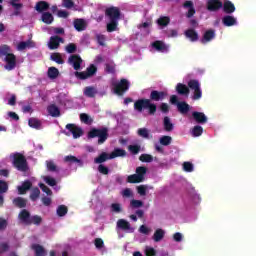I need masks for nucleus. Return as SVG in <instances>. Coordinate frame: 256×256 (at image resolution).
I'll list each match as a JSON object with an SVG mask.
<instances>
[{"label":"nucleus","mask_w":256,"mask_h":256,"mask_svg":"<svg viewBox=\"0 0 256 256\" xmlns=\"http://www.w3.org/2000/svg\"><path fill=\"white\" fill-rule=\"evenodd\" d=\"M167 97V92L152 90L150 93V99L141 98L134 102V109L138 113H143V111H148V115H155L157 113V104L152 101H163Z\"/></svg>","instance_id":"f257e3e1"},{"label":"nucleus","mask_w":256,"mask_h":256,"mask_svg":"<svg viewBox=\"0 0 256 256\" xmlns=\"http://www.w3.org/2000/svg\"><path fill=\"white\" fill-rule=\"evenodd\" d=\"M193 91L192 99L194 101H199L203 97V91H201V84L199 80L192 79L188 82V86L183 83H178L176 85V91L178 95H189L190 90Z\"/></svg>","instance_id":"f03ea898"},{"label":"nucleus","mask_w":256,"mask_h":256,"mask_svg":"<svg viewBox=\"0 0 256 256\" xmlns=\"http://www.w3.org/2000/svg\"><path fill=\"white\" fill-rule=\"evenodd\" d=\"M98 137V145H103L109 139V128H91L88 132V139H95Z\"/></svg>","instance_id":"7ed1b4c3"},{"label":"nucleus","mask_w":256,"mask_h":256,"mask_svg":"<svg viewBox=\"0 0 256 256\" xmlns=\"http://www.w3.org/2000/svg\"><path fill=\"white\" fill-rule=\"evenodd\" d=\"M12 164L13 167L21 173H27V171H29V163L27 162V158H25V155L19 152L13 154Z\"/></svg>","instance_id":"20e7f679"},{"label":"nucleus","mask_w":256,"mask_h":256,"mask_svg":"<svg viewBox=\"0 0 256 256\" xmlns=\"http://www.w3.org/2000/svg\"><path fill=\"white\" fill-rule=\"evenodd\" d=\"M129 80L122 78L118 83L113 84V91L118 97H123L129 91Z\"/></svg>","instance_id":"39448f33"},{"label":"nucleus","mask_w":256,"mask_h":256,"mask_svg":"<svg viewBox=\"0 0 256 256\" xmlns=\"http://www.w3.org/2000/svg\"><path fill=\"white\" fill-rule=\"evenodd\" d=\"M170 103L176 105L181 115H187L188 112L191 111V106L185 101L179 102V97H177V95L170 96Z\"/></svg>","instance_id":"423d86ee"},{"label":"nucleus","mask_w":256,"mask_h":256,"mask_svg":"<svg viewBox=\"0 0 256 256\" xmlns=\"http://www.w3.org/2000/svg\"><path fill=\"white\" fill-rule=\"evenodd\" d=\"M66 129L68 132H64V135H67V137L70 135H73V139H79V137H83V128L75 124H67Z\"/></svg>","instance_id":"0eeeda50"},{"label":"nucleus","mask_w":256,"mask_h":256,"mask_svg":"<svg viewBox=\"0 0 256 256\" xmlns=\"http://www.w3.org/2000/svg\"><path fill=\"white\" fill-rule=\"evenodd\" d=\"M4 62L6 63L4 65V69H6V71H13L15 67H17V56H15L13 53H10L7 55V57L4 58Z\"/></svg>","instance_id":"6e6552de"},{"label":"nucleus","mask_w":256,"mask_h":256,"mask_svg":"<svg viewBox=\"0 0 256 256\" xmlns=\"http://www.w3.org/2000/svg\"><path fill=\"white\" fill-rule=\"evenodd\" d=\"M105 15L110 18V21H119L121 19V10L118 7L112 6L106 9Z\"/></svg>","instance_id":"1a4fd4ad"},{"label":"nucleus","mask_w":256,"mask_h":256,"mask_svg":"<svg viewBox=\"0 0 256 256\" xmlns=\"http://www.w3.org/2000/svg\"><path fill=\"white\" fill-rule=\"evenodd\" d=\"M207 11L211 13H217L220 9H223V2L221 0H208L206 3Z\"/></svg>","instance_id":"9d476101"},{"label":"nucleus","mask_w":256,"mask_h":256,"mask_svg":"<svg viewBox=\"0 0 256 256\" xmlns=\"http://www.w3.org/2000/svg\"><path fill=\"white\" fill-rule=\"evenodd\" d=\"M68 63L69 65H72L75 71H79V69H81V63H83V59H81V56L73 54L68 58Z\"/></svg>","instance_id":"9b49d317"},{"label":"nucleus","mask_w":256,"mask_h":256,"mask_svg":"<svg viewBox=\"0 0 256 256\" xmlns=\"http://www.w3.org/2000/svg\"><path fill=\"white\" fill-rule=\"evenodd\" d=\"M192 119L196 123H198V125H205V123H207V121H208L207 115H205V113L199 112V111L192 112Z\"/></svg>","instance_id":"f8f14e48"},{"label":"nucleus","mask_w":256,"mask_h":256,"mask_svg":"<svg viewBox=\"0 0 256 256\" xmlns=\"http://www.w3.org/2000/svg\"><path fill=\"white\" fill-rule=\"evenodd\" d=\"M64 42H65V40L63 38H61L60 36H52V37H50L48 47H49V49H51L53 51L55 49H59V45H61V43H64Z\"/></svg>","instance_id":"ddd939ff"},{"label":"nucleus","mask_w":256,"mask_h":256,"mask_svg":"<svg viewBox=\"0 0 256 256\" xmlns=\"http://www.w3.org/2000/svg\"><path fill=\"white\" fill-rule=\"evenodd\" d=\"M18 219L25 223V225H31V213L27 209H23L18 214Z\"/></svg>","instance_id":"4468645a"},{"label":"nucleus","mask_w":256,"mask_h":256,"mask_svg":"<svg viewBox=\"0 0 256 256\" xmlns=\"http://www.w3.org/2000/svg\"><path fill=\"white\" fill-rule=\"evenodd\" d=\"M213 39H215V30L209 29L203 34L200 43H202V45H206V43H210Z\"/></svg>","instance_id":"2eb2a0df"},{"label":"nucleus","mask_w":256,"mask_h":256,"mask_svg":"<svg viewBox=\"0 0 256 256\" xmlns=\"http://www.w3.org/2000/svg\"><path fill=\"white\" fill-rule=\"evenodd\" d=\"M153 49L159 51L160 53H167L169 51V46H167L163 41L156 40L152 43Z\"/></svg>","instance_id":"dca6fc26"},{"label":"nucleus","mask_w":256,"mask_h":256,"mask_svg":"<svg viewBox=\"0 0 256 256\" xmlns=\"http://www.w3.org/2000/svg\"><path fill=\"white\" fill-rule=\"evenodd\" d=\"M184 35L192 43H195V42L199 41V33H197V31H195V29H193V28L187 29L184 32Z\"/></svg>","instance_id":"f3484780"},{"label":"nucleus","mask_w":256,"mask_h":256,"mask_svg":"<svg viewBox=\"0 0 256 256\" xmlns=\"http://www.w3.org/2000/svg\"><path fill=\"white\" fill-rule=\"evenodd\" d=\"M222 23L224 27H233V25H237V18L231 15H226L222 18Z\"/></svg>","instance_id":"a211bd4d"},{"label":"nucleus","mask_w":256,"mask_h":256,"mask_svg":"<svg viewBox=\"0 0 256 256\" xmlns=\"http://www.w3.org/2000/svg\"><path fill=\"white\" fill-rule=\"evenodd\" d=\"M109 159H112L111 154L102 152L98 157L94 159V163L97 165H103V163H105V161H109Z\"/></svg>","instance_id":"6ab92c4d"},{"label":"nucleus","mask_w":256,"mask_h":256,"mask_svg":"<svg viewBox=\"0 0 256 256\" xmlns=\"http://www.w3.org/2000/svg\"><path fill=\"white\" fill-rule=\"evenodd\" d=\"M12 203L14 207H17L18 209H25L27 207V199L23 197H16L12 200Z\"/></svg>","instance_id":"aec40b11"},{"label":"nucleus","mask_w":256,"mask_h":256,"mask_svg":"<svg viewBox=\"0 0 256 256\" xmlns=\"http://www.w3.org/2000/svg\"><path fill=\"white\" fill-rule=\"evenodd\" d=\"M222 9L224 13L231 15V13H235V4H233L231 1H226L222 3Z\"/></svg>","instance_id":"412c9836"},{"label":"nucleus","mask_w":256,"mask_h":256,"mask_svg":"<svg viewBox=\"0 0 256 256\" xmlns=\"http://www.w3.org/2000/svg\"><path fill=\"white\" fill-rule=\"evenodd\" d=\"M183 7L185 9H188L186 17L188 19H191V17H193V15H195V6L193 5V2L192 1H186V2H184Z\"/></svg>","instance_id":"4be33fe9"},{"label":"nucleus","mask_w":256,"mask_h":256,"mask_svg":"<svg viewBox=\"0 0 256 256\" xmlns=\"http://www.w3.org/2000/svg\"><path fill=\"white\" fill-rule=\"evenodd\" d=\"M117 227L118 229H122V231H133V228H131V223L125 219H119L117 221Z\"/></svg>","instance_id":"5701e85b"},{"label":"nucleus","mask_w":256,"mask_h":256,"mask_svg":"<svg viewBox=\"0 0 256 256\" xmlns=\"http://www.w3.org/2000/svg\"><path fill=\"white\" fill-rule=\"evenodd\" d=\"M31 187H33V184L31 183V181L29 180L24 181L21 186H18L19 195H25L27 191L31 189Z\"/></svg>","instance_id":"b1692460"},{"label":"nucleus","mask_w":256,"mask_h":256,"mask_svg":"<svg viewBox=\"0 0 256 256\" xmlns=\"http://www.w3.org/2000/svg\"><path fill=\"white\" fill-rule=\"evenodd\" d=\"M47 111L51 117H60L61 116V110H59V107L55 104H51L47 107Z\"/></svg>","instance_id":"393cba45"},{"label":"nucleus","mask_w":256,"mask_h":256,"mask_svg":"<svg viewBox=\"0 0 256 256\" xmlns=\"http://www.w3.org/2000/svg\"><path fill=\"white\" fill-rule=\"evenodd\" d=\"M116 157H127V151L121 148H115L113 152L110 153L111 159H116Z\"/></svg>","instance_id":"a878e982"},{"label":"nucleus","mask_w":256,"mask_h":256,"mask_svg":"<svg viewBox=\"0 0 256 256\" xmlns=\"http://www.w3.org/2000/svg\"><path fill=\"white\" fill-rule=\"evenodd\" d=\"M165 237V231L161 228H158L153 235V241L155 243H159V241H163V238Z\"/></svg>","instance_id":"bb28decb"},{"label":"nucleus","mask_w":256,"mask_h":256,"mask_svg":"<svg viewBox=\"0 0 256 256\" xmlns=\"http://www.w3.org/2000/svg\"><path fill=\"white\" fill-rule=\"evenodd\" d=\"M33 251H35V256H45L47 252H45V248L39 244L32 245Z\"/></svg>","instance_id":"cd10ccee"},{"label":"nucleus","mask_w":256,"mask_h":256,"mask_svg":"<svg viewBox=\"0 0 256 256\" xmlns=\"http://www.w3.org/2000/svg\"><path fill=\"white\" fill-rule=\"evenodd\" d=\"M35 9L38 13H43V11L49 10V4L46 1H39L36 3Z\"/></svg>","instance_id":"c85d7f7f"},{"label":"nucleus","mask_w":256,"mask_h":256,"mask_svg":"<svg viewBox=\"0 0 256 256\" xmlns=\"http://www.w3.org/2000/svg\"><path fill=\"white\" fill-rule=\"evenodd\" d=\"M136 175L141 179V181H145V175H147V167L145 166L137 167Z\"/></svg>","instance_id":"c756f323"},{"label":"nucleus","mask_w":256,"mask_h":256,"mask_svg":"<svg viewBox=\"0 0 256 256\" xmlns=\"http://www.w3.org/2000/svg\"><path fill=\"white\" fill-rule=\"evenodd\" d=\"M50 59L51 61H54L58 65H63V63H65V61L63 60V57L61 56V53L59 52H55L51 54Z\"/></svg>","instance_id":"7c9ffc66"},{"label":"nucleus","mask_w":256,"mask_h":256,"mask_svg":"<svg viewBox=\"0 0 256 256\" xmlns=\"http://www.w3.org/2000/svg\"><path fill=\"white\" fill-rule=\"evenodd\" d=\"M97 93V89L93 86H87L84 88V95L85 97L93 98L95 97V94Z\"/></svg>","instance_id":"2f4dec72"},{"label":"nucleus","mask_w":256,"mask_h":256,"mask_svg":"<svg viewBox=\"0 0 256 256\" xmlns=\"http://www.w3.org/2000/svg\"><path fill=\"white\" fill-rule=\"evenodd\" d=\"M85 20L83 19H76L74 20V28L76 31H85Z\"/></svg>","instance_id":"473e14b6"},{"label":"nucleus","mask_w":256,"mask_h":256,"mask_svg":"<svg viewBox=\"0 0 256 256\" xmlns=\"http://www.w3.org/2000/svg\"><path fill=\"white\" fill-rule=\"evenodd\" d=\"M164 130L167 132L173 131V123L171 122V118L169 116H165L163 120Z\"/></svg>","instance_id":"72a5a7b5"},{"label":"nucleus","mask_w":256,"mask_h":256,"mask_svg":"<svg viewBox=\"0 0 256 256\" xmlns=\"http://www.w3.org/2000/svg\"><path fill=\"white\" fill-rule=\"evenodd\" d=\"M47 75L49 79H57L59 77V69L56 67H50L48 68Z\"/></svg>","instance_id":"f704fd0d"},{"label":"nucleus","mask_w":256,"mask_h":256,"mask_svg":"<svg viewBox=\"0 0 256 256\" xmlns=\"http://www.w3.org/2000/svg\"><path fill=\"white\" fill-rule=\"evenodd\" d=\"M29 127H32V129H41V120L37 118H30L28 120Z\"/></svg>","instance_id":"c9c22d12"},{"label":"nucleus","mask_w":256,"mask_h":256,"mask_svg":"<svg viewBox=\"0 0 256 256\" xmlns=\"http://www.w3.org/2000/svg\"><path fill=\"white\" fill-rule=\"evenodd\" d=\"M169 23H171V18H169L168 16H161L160 18L157 19V24L160 27H167Z\"/></svg>","instance_id":"e433bc0d"},{"label":"nucleus","mask_w":256,"mask_h":256,"mask_svg":"<svg viewBox=\"0 0 256 256\" xmlns=\"http://www.w3.org/2000/svg\"><path fill=\"white\" fill-rule=\"evenodd\" d=\"M42 21L43 23H46V25H51V23H53V14L49 12L43 13Z\"/></svg>","instance_id":"4c0bfd02"},{"label":"nucleus","mask_w":256,"mask_h":256,"mask_svg":"<svg viewBox=\"0 0 256 256\" xmlns=\"http://www.w3.org/2000/svg\"><path fill=\"white\" fill-rule=\"evenodd\" d=\"M173 141V138L171 136H162L159 139L160 145H163L164 147H168V145H171Z\"/></svg>","instance_id":"58836bf2"},{"label":"nucleus","mask_w":256,"mask_h":256,"mask_svg":"<svg viewBox=\"0 0 256 256\" xmlns=\"http://www.w3.org/2000/svg\"><path fill=\"white\" fill-rule=\"evenodd\" d=\"M118 20H110V23L107 24V31L108 33H113V31H117V26L119 23Z\"/></svg>","instance_id":"ea45409f"},{"label":"nucleus","mask_w":256,"mask_h":256,"mask_svg":"<svg viewBox=\"0 0 256 256\" xmlns=\"http://www.w3.org/2000/svg\"><path fill=\"white\" fill-rule=\"evenodd\" d=\"M11 54V47L9 45H3L0 47V57H7Z\"/></svg>","instance_id":"a19ab883"},{"label":"nucleus","mask_w":256,"mask_h":256,"mask_svg":"<svg viewBox=\"0 0 256 256\" xmlns=\"http://www.w3.org/2000/svg\"><path fill=\"white\" fill-rule=\"evenodd\" d=\"M46 167L48 171H51L52 173H59L57 165H55V162H53V160L46 161Z\"/></svg>","instance_id":"79ce46f5"},{"label":"nucleus","mask_w":256,"mask_h":256,"mask_svg":"<svg viewBox=\"0 0 256 256\" xmlns=\"http://www.w3.org/2000/svg\"><path fill=\"white\" fill-rule=\"evenodd\" d=\"M80 121L85 123V125H91V123H93V119L85 113L80 114Z\"/></svg>","instance_id":"37998d69"},{"label":"nucleus","mask_w":256,"mask_h":256,"mask_svg":"<svg viewBox=\"0 0 256 256\" xmlns=\"http://www.w3.org/2000/svg\"><path fill=\"white\" fill-rule=\"evenodd\" d=\"M193 137H201L203 135V127L196 125L192 129Z\"/></svg>","instance_id":"c03bdc74"},{"label":"nucleus","mask_w":256,"mask_h":256,"mask_svg":"<svg viewBox=\"0 0 256 256\" xmlns=\"http://www.w3.org/2000/svg\"><path fill=\"white\" fill-rule=\"evenodd\" d=\"M127 183H143L137 174H132L127 177Z\"/></svg>","instance_id":"a18cd8bd"},{"label":"nucleus","mask_w":256,"mask_h":256,"mask_svg":"<svg viewBox=\"0 0 256 256\" xmlns=\"http://www.w3.org/2000/svg\"><path fill=\"white\" fill-rule=\"evenodd\" d=\"M139 161H141L142 163H152L153 156L151 154H141L139 156Z\"/></svg>","instance_id":"49530a36"},{"label":"nucleus","mask_w":256,"mask_h":256,"mask_svg":"<svg viewBox=\"0 0 256 256\" xmlns=\"http://www.w3.org/2000/svg\"><path fill=\"white\" fill-rule=\"evenodd\" d=\"M69 209L65 205H60L57 208L58 217H65L66 213H68Z\"/></svg>","instance_id":"de8ad7c7"},{"label":"nucleus","mask_w":256,"mask_h":256,"mask_svg":"<svg viewBox=\"0 0 256 256\" xmlns=\"http://www.w3.org/2000/svg\"><path fill=\"white\" fill-rule=\"evenodd\" d=\"M43 223V218L39 215L31 216L30 218V225H41Z\"/></svg>","instance_id":"09e8293b"},{"label":"nucleus","mask_w":256,"mask_h":256,"mask_svg":"<svg viewBox=\"0 0 256 256\" xmlns=\"http://www.w3.org/2000/svg\"><path fill=\"white\" fill-rule=\"evenodd\" d=\"M128 151H130V153L132 155H139V152L141 151V146L140 145H129L128 146Z\"/></svg>","instance_id":"8fccbe9b"},{"label":"nucleus","mask_w":256,"mask_h":256,"mask_svg":"<svg viewBox=\"0 0 256 256\" xmlns=\"http://www.w3.org/2000/svg\"><path fill=\"white\" fill-rule=\"evenodd\" d=\"M40 195H41V190H39L37 187L33 188L32 192L30 193L31 201H37Z\"/></svg>","instance_id":"3c124183"},{"label":"nucleus","mask_w":256,"mask_h":256,"mask_svg":"<svg viewBox=\"0 0 256 256\" xmlns=\"http://www.w3.org/2000/svg\"><path fill=\"white\" fill-rule=\"evenodd\" d=\"M96 73H97V66H95V64H91L86 69V74H88V77H93V75H96Z\"/></svg>","instance_id":"603ef678"},{"label":"nucleus","mask_w":256,"mask_h":256,"mask_svg":"<svg viewBox=\"0 0 256 256\" xmlns=\"http://www.w3.org/2000/svg\"><path fill=\"white\" fill-rule=\"evenodd\" d=\"M130 207H132V209H139V208L143 207V201L132 199L130 201Z\"/></svg>","instance_id":"864d4df0"},{"label":"nucleus","mask_w":256,"mask_h":256,"mask_svg":"<svg viewBox=\"0 0 256 256\" xmlns=\"http://www.w3.org/2000/svg\"><path fill=\"white\" fill-rule=\"evenodd\" d=\"M139 137H143V139H149V129L147 128H140L138 129Z\"/></svg>","instance_id":"5fc2aeb1"},{"label":"nucleus","mask_w":256,"mask_h":256,"mask_svg":"<svg viewBox=\"0 0 256 256\" xmlns=\"http://www.w3.org/2000/svg\"><path fill=\"white\" fill-rule=\"evenodd\" d=\"M44 181L45 183H47V185H49L50 187H55V185H57V180H55V178L51 177V176H45L44 177Z\"/></svg>","instance_id":"6e6d98bb"},{"label":"nucleus","mask_w":256,"mask_h":256,"mask_svg":"<svg viewBox=\"0 0 256 256\" xmlns=\"http://www.w3.org/2000/svg\"><path fill=\"white\" fill-rule=\"evenodd\" d=\"M9 191V184L6 181L0 180V194L7 193Z\"/></svg>","instance_id":"4d7b16f0"},{"label":"nucleus","mask_w":256,"mask_h":256,"mask_svg":"<svg viewBox=\"0 0 256 256\" xmlns=\"http://www.w3.org/2000/svg\"><path fill=\"white\" fill-rule=\"evenodd\" d=\"M64 161L66 163H81V160L73 155L65 156Z\"/></svg>","instance_id":"13d9d810"},{"label":"nucleus","mask_w":256,"mask_h":256,"mask_svg":"<svg viewBox=\"0 0 256 256\" xmlns=\"http://www.w3.org/2000/svg\"><path fill=\"white\" fill-rule=\"evenodd\" d=\"M145 256H157V250L153 247L147 246L145 248Z\"/></svg>","instance_id":"bf43d9fd"},{"label":"nucleus","mask_w":256,"mask_h":256,"mask_svg":"<svg viewBox=\"0 0 256 256\" xmlns=\"http://www.w3.org/2000/svg\"><path fill=\"white\" fill-rule=\"evenodd\" d=\"M111 211L112 213H121V211H123V208H121V204L119 203H112Z\"/></svg>","instance_id":"052dcab7"},{"label":"nucleus","mask_w":256,"mask_h":256,"mask_svg":"<svg viewBox=\"0 0 256 256\" xmlns=\"http://www.w3.org/2000/svg\"><path fill=\"white\" fill-rule=\"evenodd\" d=\"M75 77H77V79H81L82 81H84L85 79H89V75L87 74V72H79L76 71L74 73Z\"/></svg>","instance_id":"680f3d73"},{"label":"nucleus","mask_w":256,"mask_h":256,"mask_svg":"<svg viewBox=\"0 0 256 256\" xmlns=\"http://www.w3.org/2000/svg\"><path fill=\"white\" fill-rule=\"evenodd\" d=\"M137 193L141 195V197H145L147 195V186L146 185H140L137 187Z\"/></svg>","instance_id":"e2e57ef3"},{"label":"nucleus","mask_w":256,"mask_h":256,"mask_svg":"<svg viewBox=\"0 0 256 256\" xmlns=\"http://www.w3.org/2000/svg\"><path fill=\"white\" fill-rule=\"evenodd\" d=\"M98 171L101 175H109V168L103 164H99Z\"/></svg>","instance_id":"0e129e2a"},{"label":"nucleus","mask_w":256,"mask_h":256,"mask_svg":"<svg viewBox=\"0 0 256 256\" xmlns=\"http://www.w3.org/2000/svg\"><path fill=\"white\" fill-rule=\"evenodd\" d=\"M183 169L187 173H192V171H193V163H191V162H184L183 163Z\"/></svg>","instance_id":"69168bd1"},{"label":"nucleus","mask_w":256,"mask_h":256,"mask_svg":"<svg viewBox=\"0 0 256 256\" xmlns=\"http://www.w3.org/2000/svg\"><path fill=\"white\" fill-rule=\"evenodd\" d=\"M66 51L68 53H75L77 51V45L75 43H69L66 46Z\"/></svg>","instance_id":"338daca9"},{"label":"nucleus","mask_w":256,"mask_h":256,"mask_svg":"<svg viewBox=\"0 0 256 256\" xmlns=\"http://www.w3.org/2000/svg\"><path fill=\"white\" fill-rule=\"evenodd\" d=\"M122 197L131 198L133 197V190L131 188H126L122 191Z\"/></svg>","instance_id":"774afa93"}]
</instances>
